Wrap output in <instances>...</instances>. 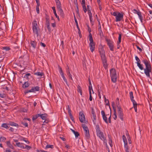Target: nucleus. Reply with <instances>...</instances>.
I'll list each match as a JSON object with an SVG mask.
<instances>
[{
	"mask_svg": "<svg viewBox=\"0 0 152 152\" xmlns=\"http://www.w3.org/2000/svg\"><path fill=\"white\" fill-rule=\"evenodd\" d=\"M40 45L42 46H43V47H45L46 46L45 44L42 42H41L40 43Z\"/></svg>",
	"mask_w": 152,
	"mask_h": 152,
	"instance_id": "4d7b16f0",
	"label": "nucleus"
},
{
	"mask_svg": "<svg viewBox=\"0 0 152 152\" xmlns=\"http://www.w3.org/2000/svg\"><path fill=\"white\" fill-rule=\"evenodd\" d=\"M74 133L76 137H78L79 136V133L77 132L74 131Z\"/></svg>",
	"mask_w": 152,
	"mask_h": 152,
	"instance_id": "37998d69",
	"label": "nucleus"
},
{
	"mask_svg": "<svg viewBox=\"0 0 152 152\" xmlns=\"http://www.w3.org/2000/svg\"><path fill=\"white\" fill-rule=\"evenodd\" d=\"M107 41L110 50L112 51H113L114 50L113 42L111 41L110 40H107Z\"/></svg>",
	"mask_w": 152,
	"mask_h": 152,
	"instance_id": "9b49d317",
	"label": "nucleus"
},
{
	"mask_svg": "<svg viewBox=\"0 0 152 152\" xmlns=\"http://www.w3.org/2000/svg\"><path fill=\"white\" fill-rule=\"evenodd\" d=\"M98 31H99V35L100 36H103V34L102 31L101 30V27H99L98 28Z\"/></svg>",
	"mask_w": 152,
	"mask_h": 152,
	"instance_id": "c756f323",
	"label": "nucleus"
},
{
	"mask_svg": "<svg viewBox=\"0 0 152 152\" xmlns=\"http://www.w3.org/2000/svg\"><path fill=\"white\" fill-rule=\"evenodd\" d=\"M89 48L91 50V51L93 52L95 48V45L94 43H89Z\"/></svg>",
	"mask_w": 152,
	"mask_h": 152,
	"instance_id": "4468645a",
	"label": "nucleus"
},
{
	"mask_svg": "<svg viewBox=\"0 0 152 152\" xmlns=\"http://www.w3.org/2000/svg\"><path fill=\"white\" fill-rule=\"evenodd\" d=\"M29 86V83L28 82H25L23 85L22 87L23 88L28 87Z\"/></svg>",
	"mask_w": 152,
	"mask_h": 152,
	"instance_id": "bb28decb",
	"label": "nucleus"
},
{
	"mask_svg": "<svg viewBox=\"0 0 152 152\" xmlns=\"http://www.w3.org/2000/svg\"><path fill=\"white\" fill-rule=\"evenodd\" d=\"M58 11H59L60 15L62 17H64V14L63 12V10H62V9H59L58 10Z\"/></svg>",
	"mask_w": 152,
	"mask_h": 152,
	"instance_id": "2f4dec72",
	"label": "nucleus"
},
{
	"mask_svg": "<svg viewBox=\"0 0 152 152\" xmlns=\"http://www.w3.org/2000/svg\"><path fill=\"white\" fill-rule=\"evenodd\" d=\"M79 119L81 123H84L85 122V118L84 115L82 112H80L79 113Z\"/></svg>",
	"mask_w": 152,
	"mask_h": 152,
	"instance_id": "9d476101",
	"label": "nucleus"
},
{
	"mask_svg": "<svg viewBox=\"0 0 152 152\" xmlns=\"http://www.w3.org/2000/svg\"><path fill=\"white\" fill-rule=\"evenodd\" d=\"M133 107L134 108L135 111L136 112H137V104L136 102H135L134 103H133Z\"/></svg>",
	"mask_w": 152,
	"mask_h": 152,
	"instance_id": "473e14b6",
	"label": "nucleus"
},
{
	"mask_svg": "<svg viewBox=\"0 0 152 152\" xmlns=\"http://www.w3.org/2000/svg\"><path fill=\"white\" fill-rule=\"evenodd\" d=\"M47 26V28H48V29L49 31V32L50 33V32H51V29H50V25L49 26L48 25V26Z\"/></svg>",
	"mask_w": 152,
	"mask_h": 152,
	"instance_id": "bf43d9fd",
	"label": "nucleus"
},
{
	"mask_svg": "<svg viewBox=\"0 0 152 152\" xmlns=\"http://www.w3.org/2000/svg\"><path fill=\"white\" fill-rule=\"evenodd\" d=\"M57 7L58 10L61 9V4L60 1L56 2Z\"/></svg>",
	"mask_w": 152,
	"mask_h": 152,
	"instance_id": "a878e982",
	"label": "nucleus"
},
{
	"mask_svg": "<svg viewBox=\"0 0 152 152\" xmlns=\"http://www.w3.org/2000/svg\"><path fill=\"white\" fill-rule=\"evenodd\" d=\"M91 118L92 120L93 123L94 124H96V115L94 113V110L93 107L91 108Z\"/></svg>",
	"mask_w": 152,
	"mask_h": 152,
	"instance_id": "1a4fd4ad",
	"label": "nucleus"
},
{
	"mask_svg": "<svg viewBox=\"0 0 152 152\" xmlns=\"http://www.w3.org/2000/svg\"><path fill=\"white\" fill-rule=\"evenodd\" d=\"M101 114L102 115V118L104 121L107 124L108 123L107 118L106 117V115H105L104 111L103 110H102L101 111Z\"/></svg>",
	"mask_w": 152,
	"mask_h": 152,
	"instance_id": "ddd939ff",
	"label": "nucleus"
},
{
	"mask_svg": "<svg viewBox=\"0 0 152 152\" xmlns=\"http://www.w3.org/2000/svg\"><path fill=\"white\" fill-rule=\"evenodd\" d=\"M89 40L90 41V43H94L93 42V40L92 37L89 38Z\"/></svg>",
	"mask_w": 152,
	"mask_h": 152,
	"instance_id": "864d4df0",
	"label": "nucleus"
},
{
	"mask_svg": "<svg viewBox=\"0 0 152 152\" xmlns=\"http://www.w3.org/2000/svg\"><path fill=\"white\" fill-rule=\"evenodd\" d=\"M52 10H53L54 14L55 15L56 17V18H58V20H59V17L57 15V14L56 13V10L55 9V7H52Z\"/></svg>",
	"mask_w": 152,
	"mask_h": 152,
	"instance_id": "b1692460",
	"label": "nucleus"
},
{
	"mask_svg": "<svg viewBox=\"0 0 152 152\" xmlns=\"http://www.w3.org/2000/svg\"><path fill=\"white\" fill-rule=\"evenodd\" d=\"M96 129L97 136L99 137L101 140H103V139L104 142H105V141L106 142V140L105 138L104 137L103 132H101L99 125H96Z\"/></svg>",
	"mask_w": 152,
	"mask_h": 152,
	"instance_id": "20e7f679",
	"label": "nucleus"
},
{
	"mask_svg": "<svg viewBox=\"0 0 152 152\" xmlns=\"http://www.w3.org/2000/svg\"><path fill=\"white\" fill-rule=\"evenodd\" d=\"M137 66L140 69L142 70L143 69V67L142 64H140V62L137 63Z\"/></svg>",
	"mask_w": 152,
	"mask_h": 152,
	"instance_id": "c85d7f7f",
	"label": "nucleus"
},
{
	"mask_svg": "<svg viewBox=\"0 0 152 152\" xmlns=\"http://www.w3.org/2000/svg\"><path fill=\"white\" fill-rule=\"evenodd\" d=\"M4 49L6 50H8L10 49L9 47H5L3 48Z\"/></svg>",
	"mask_w": 152,
	"mask_h": 152,
	"instance_id": "6e6d98bb",
	"label": "nucleus"
},
{
	"mask_svg": "<svg viewBox=\"0 0 152 152\" xmlns=\"http://www.w3.org/2000/svg\"><path fill=\"white\" fill-rule=\"evenodd\" d=\"M39 117V114H37L33 116L32 120L34 121L36 120Z\"/></svg>",
	"mask_w": 152,
	"mask_h": 152,
	"instance_id": "72a5a7b5",
	"label": "nucleus"
},
{
	"mask_svg": "<svg viewBox=\"0 0 152 152\" xmlns=\"http://www.w3.org/2000/svg\"><path fill=\"white\" fill-rule=\"evenodd\" d=\"M64 81L66 83V85L69 86V85L67 83V80L66 79V78L65 76L62 77Z\"/></svg>",
	"mask_w": 152,
	"mask_h": 152,
	"instance_id": "49530a36",
	"label": "nucleus"
},
{
	"mask_svg": "<svg viewBox=\"0 0 152 152\" xmlns=\"http://www.w3.org/2000/svg\"><path fill=\"white\" fill-rule=\"evenodd\" d=\"M29 92H31V91L30 90H27L25 91L24 93L25 94H26L29 93Z\"/></svg>",
	"mask_w": 152,
	"mask_h": 152,
	"instance_id": "13d9d810",
	"label": "nucleus"
},
{
	"mask_svg": "<svg viewBox=\"0 0 152 152\" xmlns=\"http://www.w3.org/2000/svg\"><path fill=\"white\" fill-rule=\"evenodd\" d=\"M85 133V136L87 139H88L90 137V134L89 133V131L88 129L87 130L84 131Z\"/></svg>",
	"mask_w": 152,
	"mask_h": 152,
	"instance_id": "6ab92c4d",
	"label": "nucleus"
},
{
	"mask_svg": "<svg viewBox=\"0 0 152 152\" xmlns=\"http://www.w3.org/2000/svg\"><path fill=\"white\" fill-rule=\"evenodd\" d=\"M122 138L124 142V147L125 148L126 152H129V148L128 147L127 145V140L126 136L123 135L122 136Z\"/></svg>",
	"mask_w": 152,
	"mask_h": 152,
	"instance_id": "0eeeda50",
	"label": "nucleus"
},
{
	"mask_svg": "<svg viewBox=\"0 0 152 152\" xmlns=\"http://www.w3.org/2000/svg\"><path fill=\"white\" fill-rule=\"evenodd\" d=\"M16 145L18 147H20L22 149H24V146L23 145V143H20L19 142H17Z\"/></svg>",
	"mask_w": 152,
	"mask_h": 152,
	"instance_id": "aec40b11",
	"label": "nucleus"
},
{
	"mask_svg": "<svg viewBox=\"0 0 152 152\" xmlns=\"http://www.w3.org/2000/svg\"><path fill=\"white\" fill-rule=\"evenodd\" d=\"M32 29L34 34L38 36V32L40 31V29L37 25V22L35 20H34L32 23Z\"/></svg>",
	"mask_w": 152,
	"mask_h": 152,
	"instance_id": "7ed1b4c3",
	"label": "nucleus"
},
{
	"mask_svg": "<svg viewBox=\"0 0 152 152\" xmlns=\"http://www.w3.org/2000/svg\"><path fill=\"white\" fill-rule=\"evenodd\" d=\"M34 75L37 76H42L44 75V74L43 72H37L34 73Z\"/></svg>",
	"mask_w": 152,
	"mask_h": 152,
	"instance_id": "7c9ffc66",
	"label": "nucleus"
},
{
	"mask_svg": "<svg viewBox=\"0 0 152 152\" xmlns=\"http://www.w3.org/2000/svg\"><path fill=\"white\" fill-rule=\"evenodd\" d=\"M121 34H119V37L118 38V41L117 42V44H118V48L119 49V46H118V45L120 43L121 41Z\"/></svg>",
	"mask_w": 152,
	"mask_h": 152,
	"instance_id": "5701e85b",
	"label": "nucleus"
},
{
	"mask_svg": "<svg viewBox=\"0 0 152 152\" xmlns=\"http://www.w3.org/2000/svg\"><path fill=\"white\" fill-rule=\"evenodd\" d=\"M37 152H48L47 151H44L43 150H37Z\"/></svg>",
	"mask_w": 152,
	"mask_h": 152,
	"instance_id": "0e129e2a",
	"label": "nucleus"
},
{
	"mask_svg": "<svg viewBox=\"0 0 152 152\" xmlns=\"http://www.w3.org/2000/svg\"><path fill=\"white\" fill-rule=\"evenodd\" d=\"M97 20L98 22V26L99 27H101V25L100 22L99 20L98 19V18H97Z\"/></svg>",
	"mask_w": 152,
	"mask_h": 152,
	"instance_id": "5fc2aeb1",
	"label": "nucleus"
},
{
	"mask_svg": "<svg viewBox=\"0 0 152 152\" xmlns=\"http://www.w3.org/2000/svg\"><path fill=\"white\" fill-rule=\"evenodd\" d=\"M110 71L112 81L113 82L115 83L117 80V76L115 70L114 69H112L110 70Z\"/></svg>",
	"mask_w": 152,
	"mask_h": 152,
	"instance_id": "423d86ee",
	"label": "nucleus"
},
{
	"mask_svg": "<svg viewBox=\"0 0 152 152\" xmlns=\"http://www.w3.org/2000/svg\"><path fill=\"white\" fill-rule=\"evenodd\" d=\"M25 138H23L22 139H21V140H23V141H24L25 142H26L28 144H29L30 143L29 142L28 140H25Z\"/></svg>",
	"mask_w": 152,
	"mask_h": 152,
	"instance_id": "603ef678",
	"label": "nucleus"
},
{
	"mask_svg": "<svg viewBox=\"0 0 152 152\" xmlns=\"http://www.w3.org/2000/svg\"><path fill=\"white\" fill-rule=\"evenodd\" d=\"M117 112L118 114V116L120 117L122 121H123V114L122 111V110L121 109L120 106H117Z\"/></svg>",
	"mask_w": 152,
	"mask_h": 152,
	"instance_id": "6e6552de",
	"label": "nucleus"
},
{
	"mask_svg": "<svg viewBox=\"0 0 152 152\" xmlns=\"http://www.w3.org/2000/svg\"><path fill=\"white\" fill-rule=\"evenodd\" d=\"M75 4L76 5V7L77 9V12H78V5L77 2V0H76L75 1Z\"/></svg>",
	"mask_w": 152,
	"mask_h": 152,
	"instance_id": "09e8293b",
	"label": "nucleus"
},
{
	"mask_svg": "<svg viewBox=\"0 0 152 152\" xmlns=\"http://www.w3.org/2000/svg\"><path fill=\"white\" fill-rule=\"evenodd\" d=\"M82 5L83 8V10L84 9L86 8V4H82Z\"/></svg>",
	"mask_w": 152,
	"mask_h": 152,
	"instance_id": "338daca9",
	"label": "nucleus"
},
{
	"mask_svg": "<svg viewBox=\"0 0 152 152\" xmlns=\"http://www.w3.org/2000/svg\"><path fill=\"white\" fill-rule=\"evenodd\" d=\"M46 26H48H48L50 25L49 21H46Z\"/></svg>",
	"mask_w": 152,
	"mask_h": 152,
	"instance_id": "69168bd1",
	"label": "nucleus"
},
{
	"mask_svg": "<svg viewBox=\"0 0 152 152\" xmlns=\"http://www.w3.org/2000/svg\"><path fill=\"white\" fill-rule=\"evenodd\" d=\"M39 117H40L42 119L45 120L44 123L46 122L47 123H48V121L47 120H46V118L48 117V115L47 114L45 113L42 114H39Z\"/></svg>",
	"mask_w": 152,
	"mask_h": 152,
	"instance_id": "f8f14e48",
	"label": "nucleus"
},
{
	"mask_svg": "<svg viewBox=\"0 0 152 152\" xmlns=\"http://www.w3.org/2000/svg\"><path fill=\"white\" fill-rule=\"evenodd\" d=\"M6 139V138L4 137H1L0 138V140L1 142L2 141L3 142H5Z\"/></svg>",
	"mask_w": 152,
	"mask_h": 152,
	"instance_id": "e433bc0d",
	"label": "nucleus"
},
{
	"mask_svg": "<svg viewBox=\"0 0 152 152\" xmlns=\"http://www.w3.org/2000/svg\"><path fill=\"white\" fill-rule=\"evenodd\" d=\"M104 98L105 102L106 103V104L108 105L109 103L108 100L106 99L105 96H104Z\"/></svg>",
	"mask_w": 152,
	"mask_h": 152,
	"instance_id": "58836bf2",
	"label": "nucleus"
},
{
	"mask_svg": "<svg viewBox=\"0 0 152 152\" xmlns=\"http://www.w3.org/2000/svg\"><path fill=\"white\" fill-rule=\"evenodd\" d=\"M37 3V6H36V11L37 13L39 14V6L40 4L39 1V0H35Z\"/></svg>",
	"mask_w": 152,
	"mask_h": 152,
	"instance_id": "dca6fc26",
	"label": "nucleus"
},
{
	"mask_svg": "<svg viewBox=\"0 0 152 152\" xmlns=\"http://www.w3.org/2000/svg\"><path fill=\"white\" fill-rule=\"evenodd\" d=\"M8 125H10L11 126L16 127H18V125L17 124L13 122H9L8 124Z\"/></svg>",
	"mask_w": 152,
	"mask_h": 152,
	"instance_id": "4be33fe9",
	"label": "nucleus"
},
{
	"mask_svg": "<svg viewBox=\"0 0 152 152\" xmlns=\"http://www.w3.org/2000/svg\"><path fill=\"white\" fill-rule=\"evenodd\" d=\"M22 124H23L25 126L28 127V124L27 123H22Z\"/></svg>",
	"mask_w": 152,
	"mask_h": 152,
	"instance_id": "e2e57ef3",
	"label": "nucleus"
},
{
	"mask_svg": "<svg viewBox=\"0 0 152 152\" xmlns=\"http://www.w3.org/2000/svg\"><path fill=\"white\" fill-rule=\"evenodd\" d=\"M129 96H130V99L131 100V101H132V103H134L135 102H136L135 100H134L133 99V98H134V96H133V92H132L131 91V92H129Z\"/></svg>",
	"mask_w": 152,
	"mask_h": 152,
	"instance_id": "a211bd4d",
	"label": "nucleus"
},
{
	"mask_svg": "<svg viewBox=\"0 0 152 152\" xmlns=\"http://www.w3.org/2000/svg\"><path fill=\"white\" fill-rule=\"evenodd\" d=\"M58 66L59 71L60 73V74L61 73H63V72L61 68L59 66Z\"/></svg>",
	"mask_w": 152,
	"mask_h": 152,
	"instance_id": "8fccbe9b",
	"label": "nucleus"
},
{
	"mask_svg": "<svg viewBox=\"0 0 152 152\" xmlns=\"http://www.w3.org/2000/svg\"><path fill=\"white\" fill-rule=\"evenodd\" d=\"M6 97V94L4 93H0V97L4 98Z\"/></svg>",
	"mask_w": 152,
	"mask_h": 152,
	"instance_id": "4c0bfd02",
	"label": "nucleus"
},
{
	"mask_svg": "<svg viewBox=\"0 0 152 152\" xmlns=\"http://www.w3.org/2000/svg\"><path fill=\"white\" fill-rule=\"evenodd\" d=\"M88 81H89V86H90L91 87V89L93 91V89H92V86H91V80L90 78H89L88 79Z\"/></svg>",
	"mask_w": 152,
	"mask_h": 152,
	"instance_id": "de8ad7c7",
	"label": "nucleus"
},
{
	"mask_svg": "<svg viewBox=\"0 0 152 152\" xmlns=\"http://www.w3.org/2000/svg\"><path fill=\"white\" fill-rule=\"evenodd\" d=\"M78 91L80 93L81 95H82V90L81 87L80 86H78L77 87Z\"/></svg>",
	"mask_w": 152,
	"mask_h": 152,
	"instance_id": "c9c22d12",
	"label": "nucleus"
},
{
	"mask_svg": "<svg viewBox=\"0 0 152 152\" xmlns=\"http://www.w3.org/2000/svg\"><path fill=\"white\" fill-rule=\"evenodd\" d=\"M99 52L100 54L103 66L105 69H107L108 64L105 56V52L102 46L100 45L99 46Z\"/></svg>",
	"mask_w": 152,
	"mask_h": 152,
	"instance_id": "f257e3e1",
	"label": "nucleus"
},
{
	"mask_svg": "<svg viewBox=\"0 0 152 152\" xmlns=\"http://www.w3.org/2000/svg\"><path fill=\"white\" fill-rule=\"evenodd\" d=\"M6 143H7V146L8 147H9L12 149H14V147L11 144L10 141H7L6 142Z\"/></svg>",
	"mask_w": 152,
	"mask_h": 152,
	"instance_id": "412c9836",
	"label": "nucleus"
},
{
	"mask_svg": "<svg viewBox=\"0 0 152 152\" xmlns=\"http://www.w3.org/2000/svg\"><path fill=\"white\" fill-rule=\"evenodd\" d=\"M82 5L83 8V10L84 9L86 8V4H82Z\"/></svg>",
	"mask_w": 152,
	"mask_h": 152,
	"instance_id": "774afa93",
	"label": "nucleus"
},
{
	"mask_svg": "<svg viewBox=\"0 0 152 152\" xmlns=\"http://www.w3.org/2000/svg\"><path fill=\"white\" fill-rule=\"evenodd\" d=\"M31 148V146L26 145V146H24V149H26L27 150H28Z\"/></svg>",
	"mask_w": 152,
	"mask_h": 152,
	"instance_id": "a19ab883",
	"label": "nucleus"
},
{
	"mask_svg": "<svg viewBox=\"0 0 152 152\" xmlns=\"http://www.w3.org/2000/svg\"><path fill=\"white\" fill-rule=\"evenodd\" d=\"M137 49H138L140 52H141L142 51V49L140 48L138 46H137V45H136Z\"/></svg>",
	"mask_w": 152,
	"mask_h": 152,
	"instance_id": "680f3d73",
	"label": "nucleus"
},
{
	"mask_svg": "<svg viewBox=\"0 0 152 152\" xmlns=\"http://www.w3.org/2000/svg\"><path fill=\"white\" fill-rule=\"evenodd\" d=\"M83 127L84 130V131L85 130H87L88 129V127L87 126H86V125L85 124L83 125Z\"/></svg>",
	"mask_w": 152,
	"mask_h": 152,
	"instance_id": "79ce46f5",
	"label": "nucleus"
},
{
	"mask_svg": "<svg viewBox=\"0 0 152 152\" xmlns=\"http://www.w3.org/2000/svg\"><path fill=\"white\" fill-rule=\"evenodd\" d=\"M135 58L136 60L137 61V63L140 62V61L137 56H135Z\"/></svg>",
	"mask_w": 152,
	"mask_h": 152,
	"instance_id": "a18cd8bd",
	"label": "nucleus"
},
{
	"mask_svg": "<svg viewBox=\"0 0 152 152\" xmlns=\"http://www.w3.org/2000/svg\"><path fill=\"white\" fill-rule=\"evenodd\" d=\"M91 87L90 86H89V95H91Z\"/></svg>",
	"mask_w": 152,
	"mask_h": 152,
	"instance_id": "052dcab7",
	"label": "nucleus"
},
{
	"mask_svg": "<svg viewBox=\"0 0 152 152\" xmlns=\"http://www.w3.org/2000/svg\"><path fill=\"white\" fill-rule=\"evenodd\" d=\"M74 18H75V22L76 24V26H77V28L78 29V30H79V26H78V23H77V19H76L75 16H74Z\"/></svg>",
	"mask_w": 152,
	"mask_h": 152,
	"instance_id": "ea45409f",
	"label": "nucleus"
},
{
	"mask_svg": "<svg viewBox=\"0 0 152 152\" xmlns=\"http://www.w3.org/2000/svg\"><path fill=\"white\" fill-rule=\"evenodd\" d=\"M114 115H115V117L113 118L115 120H116L117 118V115H116V111L115 110H114Z\"/></svg>",
	"mask_w": 152,
	"mask_h": 152,
	"instance_id": "3c124183",
	"label": "nucleus"
},
{
	"mask_svg": "<svg viewBox=\"0 0 152 152\" xmlns=\"http://www.w3.org/2000/svg\"><path fill=\"white\" fill-rule=\"evenodd\" d=\"M112 15L115 16V21L116 22L120 21L123 18V14L119 12H113Z\"/></svg>",
	"mask_w": 152,
	"mask_h": 152,
	"instance_id": "39448f33",
	"label": "nucleus"
},
{
	"mask_svg": "<svg viewBox=\"0 0 152 152\" xmlns=\"http://www.w3.org/2000/svg\"><path fill=\"white\" fill-rule=\"evenodd\" d=\"M49 148H53V145H48L45 147V149H47Z\"/></svg>",
	"mask_w": 152,
	"mask_h": 152,
	"instance_id": "f704fd0d",
	"label": "nucleus"
},
{
	"mask_svg": "<svg viewBox=\"0 0 152 152\" xmlns=\"http://www.w3.org/2000/svg\"><path fill=\"white\" fill-rule=\"evenodd\" d=\"M143 62L145 66V68L144 69V73L148 77L150 78V73L151 71V65L146 60H144Z\"/></svg>",
	"mask_w": 152,
	"mask_h": 152,
	"instance_id": "f03ea898",
	"label": "nucleus"
},
{
	"mask_svg": "<svg viewBox=\"0 0 152 152\" xmlns=\"http://www.w3.org/2000/svg\"><path fill=\"white\" fill-rule=\"evenodd\" d=\"M30 90L31 92H35L36 91H38L39 90V87L37 86L32 87Z\"/></svg>",
	"mask_w": 152,
	"mask_h": 152,
	"instance_id": "2eb2a0df",
	"label": "nucleus"
},
{
	"mask_svg": "<svg viewBox=\"0 0 152 152\" xmlns=\"http://www.w3.org/2000/svg\"><path fill=\"white\" fill-rule=\"evenodd\" d=\"M8 125H8V124L3 123L2 124L1 126L7 129L9 127Z\"/></svg>",
	"mask_w": 152,
	"mask_h": 152,
	"instance_id": "cd10ccee",
	"label": "nucleus"
},
{
	"mask_svg": "<svg viewBox=\"0 0 152 152\" xmlns=\"http://www.w3.org/2000/svg\"><path fill=\"white\" fill-rule=\"evenodd\" d=\"M66 72L67 75L69 77L70 79H71V80H72L73 79L72 77V75L71 74L70 72L69 69V66H67V68L66 69Z\"/></svg>",
	"mask_w": 152,
	"mask_h": 152,
	"instance_id": "f3484780",
	"label": "nucleus"
},
{
	"mask_svg": "<svg viewBox=\"0 0 152 152\" xmlns=\"http://www.w3.org/2000/svg\"><path fill=\"white\" fill-rule=\"evenodd\" d=\"M31 44V45L32 46V47L35 48L36 47L37 43L35 41H31L30 42Z\"/></svg>",
	"mask_w": 152,
	"mask_h": 152,
	"instance_id": "393cba45",
	"label": "nucleus"
},
{
	"mask_svg": "<svg viewBox=\"0 0 152 152\" xmlns=\"http://www.w3.org/2000/svg\"><path fill=\"white\" fill-rule=\"evenodd\" d=\"M109 144L110 145V146L111 147H112V146H113V144H112V140L111 139L109 138Z\"/></svg>",
	"mask_w": 152,
	"mask_h": 152,
	"instance_id": "c03bdc74",
	"label": "nucleus"
}]
</instances>
